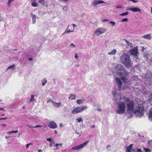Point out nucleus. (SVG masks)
Instances as JSON below:
<instances>
[{"instance_id":"obj_27","label":"nucleus","mask_w":152,"mask_h":152,"mask_svg":"<svg viewBox=\"0 0 152 152\" xmlns=\"http://www.w3.org/2000/svg\"><path fill=\"white\" fill-rule=\"evenodd\" d=\"M31 5L34 7H37L38 6V4L36 2H32Z\"/></svg>"},{"instance_id":"obj_31","label":"nucleus","mask_w":152,"mask_h":152,"mask_svg":"<svg viewBox=\"0 0 152 152\" xmlns=\"http://www.w3.org/2000/svg\"><path fill=\"white\" fill-rule=\"evenodd\" d=\"M125 40L126 42L127 43V45L128 46H129L130 47H132V43L128 42L126 39H125Z\"/></svg>"},{"instance_id":"obj_44","label":"nucleus","mask_w":152,"mask_h":152,"mask_svg":"<svg viewBox=\"0 0 152 152\" xmlns=\"http://www.w3.org/2000/svg\"><path fill=\"white\" fill-rule=\"evenodd\" d=\"M30 145H32V143H30L28 144H27L26 146V148H29V146Z\"/></svg>"},{"instance_id":"obj_15","label":"nucleus","mask_w":152,"mask_h":152,"mask_svg":"<svg viewBox=\"0 0 152 152\" xmlns=\"http://www.w3.org/2000/svg\"><path fill=\"white\" fill-rule=\"evenodd\" d=\"M53 104L54 107L57 108L63 106L61 103H57L55 102H53Z\"/></svg>"},{"instance_id":"obj_38","label":"nucleus","mask_w":152,"mask_h":152,"mask_svg":"<svg viewBox=\"0 0 152 152\" xmlns=\"http://www.w3.org/2000/svg\"><path fill=\"white\" fill-rule=\"evenodd\" d=\"M18 132V130H16L15 131H11L10 132H8V133H16Z\"/></svg>"},{"instance_id":"obj_64","label":"nucleus","mask_w":152,"mask_h":152,"mask_svg":"<svg viewBox=\"0 0 152 152\" xmlns=\"http://www.w3.org/2000/svg\"><path fill=\"white\" fill-rule=\"evenodd\" d=\"M151 13H152V7L151 8Z\"/></svg>"},{"instance_id":"obj_48","label":"nucleus","mask_w":152,"mask_h":152,"mask_svg":"<svg viewBox=\"0 0 152 152\" xmlns=\"http://www.w3.org/2000/svg\"><path fill=\"white\" fill-rule=\"evenodd\" d=\"M1 126L3 127H4L5 126H6V125L5 124H1Z\"/></svg>"},{"instance_id":"obj_36","label":"nucleus","mask_w":152,"mask_h":152,"mask_svg":"<svg viewBox=\"0 0 152 152\" xmlns=\"http://www.w3.org/2000/svg\"><path fill=\"white\" fill-rule=\"evenodd\" d=\"M60 2H64V3H67L69 0H58Z\"/></svg>"},{"instance_id":"obj_25","label":"nucleus","mask_w":152,"mask_h":152,"mask_svg":"<svg viewBox=\"0 0 152 152\" xmlns=\"http://www.w3.org/2000/svg\"><path fill=\"white\" fill-rule=\"evenodd\" d=\"M75 96L73 94H71L70 95L69 97V99L70 98L72 100L75 99Z\"/></svg>"},{"instance_id":"obj_45","label":"nucleus","mask_w":152,"mask_h":152,"mask_svg":"<svg viewBox=\"0 0 152 152\" xmlns=\"http://www.w3.org/2000/svg\"><path fill=\"white\" fill-rule=\"evenodd\" d=\"M75 58L76 59H77V58H78V57L77 54L76 53L75 54Z\"/></svg>"},{"instance_id":"obj_54","label":"nucleus","mask_w":152,"mask_h":152,"mask_svg":"<svg viewBox=\"0 0 152 152\" xmlns=\"http://www.w3.org/2000/svg\"><path fill=\"white\" fill-rule=\"evenodd\" d=\"M10 137V136H9V135H8V136H5V138H6V139H7L8 138Z\"/></svg>"},{"instance_id":"obj_53","label":"nucleus","mask_w":152,"mask_h":152,"mask_svg":"<svg viewBox=\"0 0 152 152\" xmlns=\"http://www.w3.org/2000/svg\"><path fill=\"white\" fill-rule=\"evenodd\" d=\"M7 118H0V120H5Z\"/></svg>"},{"instance_id":"obj_52","label":"nucleus","mask_w":152,"mask_h":152,"mask_svg":"<svg viewBox=\"0 0 152 152\" xmlns=\"http://www.w3.org/2000/svg\"><path fill=\"white\" fill-rule=\"evenodd\" d=\"M116 7L117 8H122V7L120 6H116Z\"/></svg>"},{"instance_id":"obj_55","label":"nucleus","mask_w":152,"mask_h":152,"mask_svg":"<svg viewBox=\"0 0 152 152\" xmlns=\"http://www.w3.org/2000/svg\"><path fill=\"white\" fill-rule=\"evenodd\" d=\"M38 152H42V151L41 149H39L38 150Z\"/></svg>"},{"instance_id":"obj_8","label":"nucleus","mask_w":152,"mask_h":152,"mask_svg":"<svg viewBox=\"0 0 152 152\" xmlns=\"http://www.w3.org/2000/svg\"><path fill=\"white\" fill-rule=\"evenodd\" d=\"M113 95L114 97V101L116 102L118 100L122 99L121 96L120 94L117 93L115 90H114L112 91Z\"/></svg>"},{"instance_id":"obj_2","label":"nucleus","mask_w":152,"mask_h":152,"mask_svg":"<svg viewBox=\"0 0 152 152\" xmlns=\"http://www.w3.org/2000/svg\"><path fill=\"white\" fill-rule=\"evenodd\" d=\"M124 101L127 106V109L126 114L131 117L133 115V110L134 109V102L127 98H124Z\"/></svg>"},{"instance_id":"obj_47","label":"nucleus","mask_w":152,"mask_h":152,"mask_svg":"<svg viewBox=\"0 0 152 152\" xmlns=\"http://www.w3.org/2000/svg\"><path fill=\"white\" fill-rule=\"evenodd\" d=\"M47 140L48 141H50V142H52V141H51L52 140V139L51 138H47Z\"/></svg>"},{"instance_id":"obj_40","label":"nucleus","mask_w":152,"mask_h":152,"mask_svg":"<svg viewBox=\"0 0 152 152\" xmlns=\"http://www.w3.org/2000/svg\"><path fill=\"white\" fill-rule=\"evenodd\" d=\"M110 23L112 24V26H114L115 25V23L114 22L110 21Z\"/></svg>"},{"instance_id":"obj_17","label":"nucleus","mask_w":152,"mask_h":152,"mask_svg":"<svg viewBox=\"0 0 152 152\" xmlns=\"http://www.w3.org/2000/svg\"><path fill=\"white\" fill-rule=\"evenodd\" d=\"M31 17L32 18V22L33 24H35L36 22V16L33 14L32 13L31 14Z\"/></svg>"},{"instance_id":"obj_46","label":"nucleus","mask_w":152,"mask_h":152,"mask_svg":"<svg viewBox=\"0 0 152 152\" xmlns=\"http://www.w3.org/2000/svg\"><path fill=\"white\" fill-rule=\"evenodd\" d=\"M50 102H52V103L53 104V102H54V101H52L51 99H50L49 100H48V101L47 103H48Z\"/></svg>"},{"instance_id":"obj_14","label":"nucleus","mask_w":152,"mask_h":152,"mask_svg":"<svg viewBox=\"0 0 152 152\" xmlns=\"http://www.w3.org/2000/svg\"><path fill=\"white\" fill-rule=\"evenodd\" d=\"M127 10H131L132 12H139L140 13L141 12V10L139 8L137 7L129 8V9H127Z\"/></svg>"},{"instance_id":"obj_29","label":"nucleus","mask_w":152,"mask_h":152,"mask_svg":"<svg viewBox=\"0 0 152 152\" xmlns=\"http://www.w3.org/2000/svg\"><path fill=\"white\" fill-rule=\"evenodd\" d=\"M148 145L150 147H152V140H149L148 142Z\"/></svg>"},{"instance_id":"obj_30","label":"nucleus","mask_w":152,"mask_h":152,"mask_svg":"<svg viewBox=\"0 0 152 152\" xmlns=\"http://www.w3.org/2000/svg\"><path fill=\"white\" fill-rule=\"evenodd\" d=\"M34 95H31V99L30 100V102H33L35 100V99H34Z\"/></svg>"},{"instance_id":"obj_3","label":"nucleus","mask_w":152,"mask_h":152,"mask_svg":"<svg viewBox=\"0 0 152 152\" xmlns=\"http://www.w3.org/2000/svg\"><path fill=\"white\" fill-rule=\"evenodd\" d=\"M120 61L124 66L127 68L132 67V64L131 62L129 56L127 53L122 55L120 58Z\"/></svg>"},{"instance_id":"obj_42","label":"nucleus","mask_w":152,"mask_h":152,"mask_svg":"<svg viewBox=\"0 0 152 152\" xmlns=\"http://www.w3.org/2000/svg\"><path fill=\"white\" fill-rule=\"evenodd\" d=\"M134 56L133 57V59L134 60H136L138 58V57L137 55H134Z\"/></svg>"},{"instance_id":"obj_51","label":"nucleus","mask_w":152,"mask_h":152,"mask_svg":"<svg viewBox=\"0 0 152 152\" xmlns=\"http://www.w3.org/2000/svg\"><path fill=\"white\" fill-rule=\"evenodd\" d=\"M108 21L109 20H107V19H104V20H102V22H104L105 21Z\"/></svg>"},{"instance_id":"obj_56","label":"nucleus","mask_w":152,"mask_h":152,"mask_svg":"<svg viewBox=\"0 0 152 152\" xmlns=\"http://www.w3.org/2000/svg\"><path fill=\"white\" fill-rule=\"evenodd\" d=\"M37 0H31V1L32 2H36Z\"/></svg>"},{"instance_id":"obj_4","label":"nucleus","mask_w":152,"mask_h":152,"mask_svg":"<svg viewBox=\"0 0 152 152\" xmlns=\"http://www.w3.org/2000/svg\"><path fill=\"white\" fill-rule=\"evenodd\" d=\"M115 69L113 71L117 75L127 76L129 74L124 69V66L121 64H116Z\"/></svg>"},{"instance_id":"obj_57","label":"nucleus","mask_w":152,"mask_h":152,"mask_svg":"<svg viewBox=\"0 0 152 152\" xmlns=\"http://www.w3.org/2000/svg\"><path fill=\"white\" fill-rule=\"evenodd\" d=\"M0 20H3V19H2V18L1 17L0 14Z\"/></svg>"},{"instance_id":"obj_43","label":"nucleus","mask_w":152,"mask_h":152,"mask_svg":"<svg viewBox=\"0 0 152 152\" xmlns=\"http://www.w3.org/2000/svg\"><path fill=\"white\" fill-rule=\"evenodd\" d=\"M70 46L72 48H74L75 47V45L73 43H71V44H70Z\"/></svg>"},{"instance_id":"obj_39","label":"nucleus","mask_w":152,"mask_h":152,"mask_svg":"<svg viewBox=\"0 0 152 152\" xmlns=\"http://www.w3.org/2000/svg\"><path fill=\"white\" fill-rule=\"evenodd\" d=\"M128 21V19L127 18H125L121 20V21H125L127 22Z\"/></svg>"},{"instance_id":"obj_7","label":"nucleus","mask_w":152,"mask_h":152,"mask_svg":"<svg viewBox=\"0 0 152 152\" xmlns=\"http://www.w3.org/2000/svg\"><path fill=\"white\" fill-rule=\"evenodd\" d=\"M88 108L87 106H84L82 107H77L74 108L72 111V113L73 114H76L82 112L86 110Z\"/></svg>"},{"instance_id":"obj_60","label":"nucleus","mask_w":152,"mask_h":152,"mask_svg":"<svg viewBox=\"0 0 152 152\" xmlns=\"http://www.w3.org/2000/svg\"><path fill=\"white\" fill-rule=\"evenodd\" d=\"M132 1H133L134 2V3H137V1H134V0H133Z\"/></svg>"},{"instance_id":"obj_49","label":"nucleus","mask_w":152,"mask_h":152,"mask_svg":"<svg viewBox=\"0 0 152 152\" xmlns=\"http://www.w3.org/2000/svg\"><path fill=\"white\" fill-rule=\"evenodd\" d=\"M72 26L74 28H74L75 27H76L77 26V25L75 24H72Z\"/></svg>"},{"instance_id":"obj_9","label":"nucleus","mask_w":152,"mask_h":152,"mask_svg":"<svg viewBox=\"0 0 152 152\" xmlns=\"http://www.w3.org/2000/svg\"><path fill=\"white\" fill-rule=\"evenodd\" d=\"M107 31V30L105 28H98L95 31L94 34L96 36H98L105 33Z\"/></svg>"},{"instance_id":"obj_20","label":"nucleus","mask_w":152,"mask_h":152,"mask_svg":"<svg viewBox=\"0 0 152 152\" xmlns=\"http://www.w3.org/2000/svg\"><path fill=\"white\" fill-rule=\"evenodd\" d=\"M116 50L115 49H113L111 52H108V54L110 55H115L116 54Z\"/></svg>"},{"instance_id":"obj_6","label":"nucleus","mask_w":152,"mask_h":152,"mask_svg":"<svg viewBox=\"0 0 152 152\" xmlns=\"http://www.w3.org/2000/svg\"><path fill=\"white\" fill-rule=\"evenodd\" d=\"M125 102L119 101L117 103L118 107L116 112L118 114H121L125 112Z\"/></svg>"},{"instance_id":"obj_18","label":"nucleus","mask_w":152,"mask_h":152,"mask_svg":"<svg viewBox=\"0 0 152 152\" xmlns=\"http://www.w3.org/2000/svg\"><path fill=\"white\" fill-rule=\"evenodd\" d=\"M69 26H68L67 28L66 29L64 32L63 33V35H64L65 34H68L70 32H74V29H73L72 31H70V30L69 29Z\"/></svg>"},{"instance_id":"obj_33","label":"nucleus","mask_w":152,"mask_h":152,"mask_svg":"<svg viewBox=\"0 0 152 152\" xmlns=\"http://www.w3.org/2000/svg\"><path fill=\"white\" fill-rule=\"evenodd\" d=\"M129 14L128 12H126L124 13H123L122 14H120L119 15L121 16H124L127 15Z\"/></svg>"},{"instance_id":"obj_26","label":"nucleus","mask_w":152,"mask_h":152,"mask_svg":"<svg viewBox=\"0 0 152 152\" xmlns=\"http://www.w3.org/2000/svg\"><path fill=\"white\" fill-rule=\"evenodd\" d=\"M84 100H81V99H79L77 101V103L79 104L80 105L82 104H83V101H84Z\"/></svg>"},{"instance_id":"obj_37","label":"nucleus","mask_w":152,"mask_h":152,"mask_svg":"<svg viewBox=\"0 0 152 152\" xmlns=\"http://www.w3.org/2000/svg\"><path fill=\"white\" fill-rule=\"evenodd\" d=\"M14 0H8V3H7V5H10V3L13 1Z\"/></svg>"},{"instance_id":"obj_12","label":"nucleus","mask_w":152,"mask_h":152,"mask_svg":"<svg viewBox=\"0 0 152 152\" xmlns=\"http://www.w3.org/2000/svg\"><path fill=\"white\" fill-rule=\"evenodd\" d=\"M131 54L132 55H137L138 54V49L137 47L134 48L130 51Z\"/></svg>"},{"instance_id":"obj_23","label":"nucleus","mask_w":152,"mask_h":152,"mask_svg":"<svg viewBox=\"0 0 152 152\" xmlns=\"http://www.w3.org/2000/svg\"><path fill=\"white\" fill-rule=\"evenodd\" d=\"M56 146V148L54 149V150H57L59 148V147H61L62 145V144L61 143L56 144L55 145Z\"/></svg>"},{"instance_id":"obj_41","label":"nucleus","mask_w":152,"mask_h":152,"mask_svg":"<svg viewBox=\"0 0 152 152\" xmlns=\"http://www.w3.org/2000/svg\"><path fill=\"white\" fill-rule=\"evenodd\" d=\"M55 143V142L54 141H52L50 142V147H51Z\"/></svg>"},{"instance_id":"obj_50","label":"nucleus","mask_w":152,"mask_h":152,"mask_svg":"<svg viewBox=\"0 0 152 152\" xmlns=\"http://www.w3.org/2000/svg\"><path fill=\"white\" fill-rule=\"evenodd\" d=\"M137 152H142L141 150L140 149H137Z\"/></svg>"},{"instance_id":"obj_22","label":"nucleus","mask_w":152,"mask_h":152,"mask_svg":"<svg viewBox=\"0 0 152 152\" xmlns=\"http://www.w3.org/2000/svg\"><path fill=\"white\" fill-rule=\"evenodd\" d=\"M149 119L152 121V108L150 109L149 110Z\"/></svg>"},{"instance_id":"obj_58","label":"nucleus","mask_w":152,"mask_h":152,"mask_svg":"<svg viewBox=\"0 0 152 152\" xmlns=\"http://www.w3.org/2000/svg\"><path fill=\"white\" fill-rule=\"evenodd\" d=\"M97 110L98 111H101V109L100 108H97Z\"/></svg>"},{"instance_id":"obj_34","label":"nucleus","mask_w":152,"mask_h":152,"mask_svg":"<svg viewBox=\"0 0 152 152\" xmlns=\"http://www.w3.org/2000/svg\"><path fill=\"white\" fill-rule=\"evenodd\" d=\"M144 149L145 152H151V151L148 148H144Z\"/></svg>"},{"instance_id":"obj_28","label":"nucleus","mask_w":152,"mask_h":152,"mask_svg":"<svg viewBox=\"0 0 152 152\" xmlns=\"http://www.w3.org/2000/svg\"><path fill=\"white\" fill-rule=\"evenodd\" d=\"M76 121L78 123H80L81 122H83V119L81 117L77 118L76 119Z\"/></svg>"},{"instance_id":"obj_10","label":"nucleus","mask_w":152,"mask_h":152,"mask_svg":"<svg viewBox=\"0 0 152 152\" xmlns=\"http://www.w3.org/2000/svg\"><path fill=\"white\" fill-rule=\"evenodd\" d=\"M88 142V141H87L84 143L81 144L80 145L72 147L71 149L72 150H79L85 147Z\"/></svg>"},{"instance_id":"obj_19","label":"nucleus","mask_w":152,"mask_h":152,"mask_svg":"<svg viewBox=\"0 0 152 152\" xmlns=\"http://www.w3.org/2000/svg\"><path fill=\"white\" fill-rule=\"evenodd\" d=\"M142 37L149 40H151L152 39L151 36L150 34L143 36Z\"/></svg>"},{"instance_id":"obj_5","label":"nucleus","mask_w":152,"mask_h":152,"mask_svg":"<svg viewBox=\"0 0 152 152\" xmlns=\"http://www.w3.org/2000/svg\"><path fill=\"white\" fill-rule=\"evenodd\" d=\"M144 110L143 104H139L135 106V108L133 110V113L137 117L142 116L144 114Z\"/></svg>"},{"instance_id":"obj_61","label":"nucleus","mask_w":152,"mask_h":152,"mask_svg":"<svg viewBox=\"0 0 152 152\" xmlns=\"http://www.w3.org/2000/svg\"><path fill=\"white\" fill-rule=\"evenodd\" d=\"M33 59V58H30L29 59V61H31V60H32Z\"/></svg>"},{"instance_id":"obj_63","label":"nucleus","mask_w":152,"mask_h":152,"mask_svg":"<svg viewBox=\"0 0 152 152\" xmlns=\"http://www.w3.org/2000/svg\"><path fill=\"white\" fill-rule=\"evenodd\" d=\"M22 108L24 109L25 108V106H24L23 107H22Z\"/></svg>"},{"instance_id":"obj_1","label":"nucleus","mask_w":152,"mask_h":152,"mask_svg":"<svg viewBox=\"0 0 152 152\" xmlns=\"http://www.w3.org/2000/svg\"><path fill=\"white\" fill-rule=\"evenodd\" d=\"M121 80L123 81L124 84L123 86V88L124 89L128 87L131 84L129 80L126 78L124 77H116L115 78V80L116 84L118 85L119 88V90L121 89L122 85V82Z\"/></svg>"},{"instance_id":"obj_62","label":"nucleus","mask_w":152,"mask_h":152,"mask_svg":"<svg viewBox=\"0 0 152 152\" xmlns=\"http://www.w3.org/2000/svg\"><path fill=\"white\" fill-rule=\"evenodd\" d=\"M151 99H150V100H149L150 101H152V95H151Z\"/></svg>"},{"instance_id":"obj_13","label":"nucleus","mask_w":152,"mask_h":152,"mask_svg":"<svg viewBox=\"0 0 152 152\" xmlns=\"http://www.w3.org/2000/svg\"><path fill=\"white\" fill-rule=\"evenodd\" d=\"M48 126L49 127L52 129H55L57 127L56 123L53 121H50Z\"/></svg>"},{"instance_id":"obj_11","label":"nucleus","mask_w":152,"mask_h":152,"mask_svg":"<svg viewBox=\"0 0 152 152\" xmlns=\"http://www.w3.org/2000/svg\"><path fill=\"white\" fill-rule=\"evenodd\" d=\"M103 3H105V2L100 0H94L92 1V4L94 6L96 7L98 4Z\"/></svg>"},{"instance_id":"obj_32","label":"nucleus","mask_w":152,"mask_h":152,"mask_svg":"<svg viewBox=\"0 0 152 152\" xmlns=\"http://www.w3.org/2000/svg\"><path fill=\"white\" fill-rule=\"evenodd\" d=\"M42 85L44 86L47 82V80L46 79H44L42 80Z\"/></svg>"},{"instance_id":"obj_21","label":"nucleus","mask_w":152,"mask_h":152,"mask_svg":"<svg viewBox=\"0 0 152 152\" xmlns=\"http://www.w3.org/2000/svg\"><path fill=\"white\" fill-rule=\"evenodd\" d=\"M15 68V64H13L12 65H10L6 69V71H7L9 69H12V70H14Z\"/></svg>"},{"instance_id":"obj_35","label":"nucleus","mask_w":152,"mask_h":152,"mask_svg":"<svg viewBox=\"0 0 152 152\" xmlns=\"http://www.w3.org/2000/svg\"><path fill=\"white\" fill-rule=\"evenodd\" d=\"M63 10L65 11H66L68 10V9L66 6H64L63 9Z\"/></svg>"},{"instance_id":"obj_16","label":"nucleus","mask_w":152,"mask_h":152,"mask_svg":"<svg viewBox=\"0 0 152 152\" xmlns=\"http://www.w3.org/2000/svg\"><path fill=\"white\" fill-rule=\"evenodd\" d=\"M132 144L130 145L129 146L127 147L126 151L127 152H131L132 151H135L132 149Z\"/></svg>"},{"instance_id":"obj_24","label":"nucleus","mask_w":152,"mask_h":152,"mask_svg":"<svg viewBox=\"0 0 152 152\" xmlns=\"http://www.w3.org/2000/svg\"><path fill=\"white\" fill-rule=\"evenodd\" d=\"M27 126H28V127L30 128H36L40 127H42V126H40V125L37 126H33L32 125H31V124H27Z\"/></svg>"},{"instance_id":"obj_59","label":"nucleus","mask_w":152,"mask_h":152,"mask_svg":"<svg viewBox=\"0 0 152 152\" xmlns=\"http://www.w3.org/2000/svg\"><path fill=\"white\" fill-rule=\"evenodd\" d=\"M111 147V146L110 145H107V148H110Z\"/></svg>"}]
</instances>
